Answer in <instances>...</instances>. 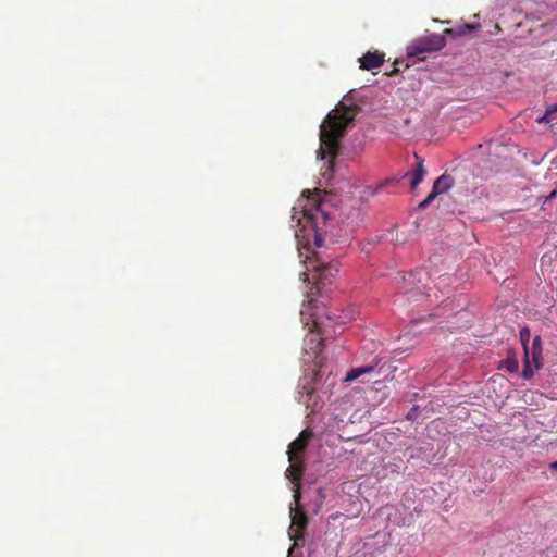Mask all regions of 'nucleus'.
<instances>
[{
	"label": "nucleus",
	"mask_w": 557,
	"mask_h": 557,
	"mask_svg": "<svg viewBox=\"0 0 557 557\" xmlns=\"http://www.w3.org/2000/svg\"><path fill=\"white\" fill-rule=\"evenodd\" d=\"M476 28L478 26L473 24H462L454 28H447L445 29L444 33L454 37H460L470 34L472 30H475Z\"/></svg>",
	"instance_id": "11"
},
{
	"label": "nucleus",
	"mask_w": 557,
	"mask_h": 557,
	"mask_svg": "<svg viewBox=\"0 0 557 557\" xmlns=\"http://www.w3.org/2000/svg\"><path fill=\"white\" fill-rule=\"evenodd\" d=\"M522 375L524 379H531L533 376V370L530 364L529 356L528 357L525 356Z\"/></svg>",
	"instance_id": "18"
},
{
	"label": "nucleus",
	"mask_w": 557,
	"mask_h": 557,
	"mask_svg": "<svg viewBox=\"0 0 557 557\" xmlns=\"http://www.w3.org/2000/svg\"><path fill=\"white\" fill-rule=\"evenodd\" d=\"M315 242H317V245L320 246V237L315 234Z\"/></svg>",
	"instance_id": "26"
},
{
	"label": "nucleus",
	"mask_w": 557,
	"mask_h": 557,
	"mask_svg": "<svg viewBox=\"0 0 557 557\" xmlns=\"http://www.w3.org/2000/svg\"><path fill=\"white\" fill-rule=\"evenodd\" d=\"M425 48L428 47L423 45V39H421L407 48V54L408 57H417L422 59L424 53L430 52L429 49Z\"/></svg>",
	"instance_id": "13"
},
{
	"label": "nucleus",
	"mask_w": 557,
	"mask_h": 557,
	"mask_svg": "<svg viewBox=\"0 0 557 557\" xmlns=\"http://www.w3.org/2000/svg\"><path fill=\"white\" fill-rule=\"evenodd\" d=\"M359 63L360 69L366 71L377 69L384 63V53L368 51L359 59Z\"/></svg>",
	"instance_id": "7"
},
{
	"label": "nucleus",
	"mask_w": 557,
	"mask_h": 557,
	"mask_svg": "<svg viewBox=\"0 0 557 557\" xmlns=\"http://www.w3.org/2000/svg\"><path fill=\"white\" fill-rule=\"evenodd\" d=\"M289 467L286 470V478L293 483L298 484L304 473V459L301 456H292L288 458Z\"/></svg>",
	"instance_id": "6"
},
{
	"label": "nucleus",
	"mask_w": 557,
	"mask_h": 557,
	"mask_svg": "<svg viewBox=\"0 0 557 557\" xmlns=\"http://www.w3.org/2000/svg\"><path fill=\"white\" fill-rule=\"evenodd\" d=\"M423 39V45H425L430 52L438 51L445 46V39L440 35H430Z\"/></svg>",
	"instance_id": "10"
},
{
	"label": "nucleus",
	"mask_w": 557,
	"mask_h": 557,
	"mask_svg": "<svg viewBox=\"0 0 557 557\" xmlns=\"http://www.w3.org/2000/svg\"><path fill=\"white\" fill-rule=\"evenodd\" d=\"M373 369H374V366H372V364L354 368L347 373L346 381H354L366 373L372 372Z\"/></svg>",
	"instance_id": "14"
},
{
	"label": "nucleus",
	"mask_w": 557,
	"mask_h": 557,
	"mask_svg": "<svg viewBox=\"0 0 557 557\" xmlns=\"http://www.w3.org/2000/svg\"><path fill=\"white\" fill-rule=\"evenodd\" d=\"M553 119H554L553 115L547 113V111L545 110V113L542 116H539L536 119V123H539V124L549 123V122H552Z\"/></svg>",
	"instance_id": "19"
},
{
	"label": "nucleus",
	"mask_w": 557,
	"mask_h": 557,
	"mask_svg": "<svg viewBox=\"0 0 557 557\" xmlns=\"http://www.w3.org/2000/svg\"><path fill=\"white\" fill-rule=\"evenodd\" d=\"M313 436V432L309 429L304 430L299 436L288 445V458L294 454L300 456V454L307 448L309 441Z\"/></svg>",
	"instance_id": "5"
},
{
	"label": "nucleus",
	"mask_w": 557,
	"mask_h": 557,
	"mask_svg": "<svg viewBox=\"0 0 557 557\" xmlns=\"http://www.w3.org/2000/svg\"><path fill=\"white\" fill-rule=\"evenodd\" d=\"M300 497V493H299V490H296L295 492V498L296 500H298V498Z\"/></svg>",
	"instance_id": "24"
},
{
	"label": "nucleus",
	"mask_w": 557,
	"mask_h": 557,
	"mask_svg": "<svg viewBox=\"0 0 557 557\" xmlns=\"http://www.w3.org/2000/svg\"><path fill=\"white\" fill-rule=\"evenodd\" d=\"M315 393V384L313 379L305 377L304 382L300 384V389L298 391V401L306 406L307 409L311 408V412L314 411L315 404L311 405L312 396Z\"/></svg>",
	"instance_id": "4"
},
{
	"label": "nucleus",
	"mask_w": 557,
	"mask_h": 557,
	"mask_svg": "<svg viewBox=\"0 0 557 557\" xmlns=\"http://www.w3.org/2000/svg\"><path fill=\"white\" fill-rule=\"evenodd\" d=\"M398 72H399V69H398V67H396V66H394V69H393L391 72H387L386 74H387L388 76H393V75H395V74H396V73H398Z\"/></svg>",
	"instance_id": "22"
},
{
	"label": "nucleus",
	"mask_w": 557,
	"mask_h": 557,
	"mask_svg": "<svg viewBox=\"0 0 557 557\" xmlns=\"http://www.w3.org/2000/svg\"><path fill=\"white\" fill-rule=\"evenodd\" d=\"M550 469L557 470V460L550 463Z\"/></svg>",
	"instance_id": "23"
},
{
	"label": "nucleus",
	"mask_w": 557,
	"mask_h": 557,
	"mask_svg": "<svg viewBox=\"0 0 557 557\" xmlns=\"http://www.w3.org/2000/svg\"><path fill=\"white\" fill-rule=\"evenodd\" d=\"M416 158V164L412 165L411 170L409 171L408 175L411 176L410 186L412 189H414L424 178L426 174V170L424 168V160L420 158L418 154H414Z\"/></svg>",
	"instance_id": "9"
},
{
	"label": "nucleus",
	"mask_w": 557,
	"mask_h": 557,
	"mask_svg": "<svg viewBox=\"0 0 557 557\" xmlns=\"http://www.w3.org/2000/svg\"><path fill=\"white\" fill-rule=\"evenodd\" d=\"M360 109L356 104L346 106L339 103L335 109L329 112L320 126V148L317 151L318 157L325 159L331 157L330 164L337 156L339 141L346 135L347 127L351 124L359 113Z\"/></svg>",
	"instance_id": "1"
},
{
	"label": "nucleus",
	"mask_w": 557,
	"mask_h": 557,
	"mask_svg": "<svg viewBox=\"0 0 557 557\" xmlns=\"http://www.w3.org/2000/svg\"><path fill=\"white\" fill-rule=\"evenodd\" d=\"M314 268L320 273L321 277H326L327 275H333V271L337 272V269H335L331 264L321 263V264L315 265Z\"/></svg>",
	"instance_id": "15"
},
{
	"label": "nucleus",
	"mask_w": 557,
	"mask_h": 557,
	"mask_svg": "<svg viewBox=\"0 0 557 557\" xmlns=\"http://www.w3.org/2000/svg\"><path fill=\"white\" fill-rule=\"evenodd\" d=\"M292 524L289 527V536L293 541L298 542L304 540L305 530L308 524V518L305 511L300 508H290Z\"/></svg>",
	"instance_id": "2"
},
{
	"label": "nucleus",
	"mask_w": 557,
	"mask_h": 557,
	"mask_svg": "<svg viewBox=\"0 0 557 557\" xmlns=\"http://www.w3.org/2000/svg\"><path fill=\"white\" fill-rule=\"evenodd\" d=\"M547 113L554 115L557 112V103L550 104L546 108Z\"/></svg>",
	"instance_id": "20"
},
{
	"label": "nucleus",
	"mask_w": 557,
	"mask_h": 557,
	"mask_svg": "<svg viewBox=\"0 0 557 557\" xmlns=\"http://www.w3.org/2000/svg\"><path fill=\"white\" fill-rule=\"evenodd\" d=\"M520 339H521V344L523 346V349H524V355L528 357V354H529V350H528V342L530 339V331L529 329L524 327L520 331Z\"/></svg>",
	"instance_id": "17"
},
{
	"label": "nucleus",
	"mask_w": 557,
	"mask_h": 557,
	"mask_svg": "<svg viewBox=\"0 0 557 557\" xmlns=\"http://www.w3.org/2000/svg\"><path fill=\"white\" fill-rule=\"evenodd\" d=\"M417 274L411 272L407 276L403 275V285L399 286L400 292L408 297V299L416 298L417 295L423 293V288L420 286L413 287L417 278Z\"/></svg>",
	"instance_id": "8"
},
{
	"label": "nucleus",
	"mask_w": 557,
	"mask_h": 557,
	"mask_svg": "<svg viewBox=\"0 0 557 557\" xmlns=\"http://www.w3.org/2000/svg\"><path fill=\"white\" fill-rule=\"evenodd\" d=\"M494 27H495V29H496L497 32H500V26H499V24H497V23H496V24L494 25Z\"/></svg>",
	"instance_id": "25"
},
{
	"label": "nucleus",
	"mask_w": 557,
	"mask_h": 557,
	"mask_svg": "<svg viewBox=\"0 0 557 557\" xmlns=\"http://www.w3.org/2000/svg\"><path fill=\"white\" fill-rule=\"evenodd\" d=\"M532 361L536 369L541 367L542 358V339L540 336H535L532 342Z\"/></svg>",
	"instance_id": "12"
},
{
	"label": "nucleus",
	"mask_w": 557,
	"mask_h": 557,
	"mask_svg": "<svg viewBox=\"0 0 557 557\" xmlns=\"http://www.w3.org/2000/svg\"><path fill=\"white\" fill-rule=\"evenodd\" d=\"M453 186V178L449 175H441L437 177L433 184L432 191L428 195V197L420 202V208H426L433 199L442 194L447 191Z\"/></svg>",
	"instance_id": "3"
},
{
	"label": "nucleus",
	"mask_w": 557,
	"mask_h": 557,
	"mask_svg": "<svg viewBox=\"0 0 557 557\" xmlns=\"http://www.w3.org/2000/svg\"><path fill=\"white\" fill-rule=\"evenodd\" d=\"M556 196H557V189H554L549 195H547V196L545 197L544 202H547V201H549V200L554 199Z\"/></svg>",
	"instance_id": "21"
},
{
	"label": "nucleus",
	"mask_w": 557,
	"mask_h": 557,
	"mask_svg": "<svg viewBox=\"0 0 557 557\" xmlns=\"http://www.w3.org/2000/svg\"><path fill=\"white\" fill-rule=\"evenodd\" d=\"M307 218H308V220H313V219H315V218H314V216H312V215H309V216H307Z\"/></svg>",
	"instance_id": "27"
},
{
	"label": "nucleus",
	"mask_w": 557,
	"mask_h": 557,
	"mask_svg": "<svg viewBox=\"0 0 557 557\" xmlns=\"http://www.w3.org/2000/svg\"><path fill=\"white\" fill-rule=\"evenodd\" d=\"M503 367L511 373L517 372L519 369L518 361L515 358H507L504 360Z\"/></svg>",
	"instance_id": "16"
}]
</instances>
